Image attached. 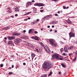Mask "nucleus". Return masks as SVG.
<instances>
[{
  "mask_svg": "<svg viewBox=\"0 0 77 77\" xmlns=\"http://www.w3.org/2000/svg\"><path fill=\"white\" fill-rule=\"evenodd\" d=\"M41 45H42V46H43L44 45V44H43L42 43H41Z\"/></svg>",
  "mask_w": 77,
  "mask_h": 77,
  "instance_id": "51",
  "label": "nucleus"
},
{
  "mask_svg": "<svg viewBox=\"0 0 77 77\" xmlns=\"http://www.w3.org/2000/svg\"><path fill=\"white\" fill-rule=\"evenodd\" d=\"M32 9H33V13H34V14H36V13L37 9L35 8H33Z\"/></svg>",
  "mask_w": 77,
  "mask_h": 77,
  "instance_id": "12",
  "label": "nucleus"
},
{
  "mask_svg": "<svg viewBox=\"0 0 77 77\" xmlns=\"http://www.w3.org/2000/svg\"><path fill=\"white\" fill-rule=\"evenodd\" d=\"M34 6H44V4L42 3H36L34 4Z\"/></svg>",
  "mask_w": 77,
  "mask_h": 77,
  "instance_id": "4",
  "label": "nucleus"
},
{
  "mask_svg": "<svg viewBox=\"0 0 77 77\" xmlns=\"http://www.w3.org/2000/svg\"><path fill=\"white\" fill-rule=\"evenodd\" d=\"M57 0H51L52 1H53V2H57Z\"/></svg>",
  "mask_w": 77,
  "mask_h": 77,
  "instance_id": "37",
  "label": "nucleus"
},
{
  "mask_svg": "<svg viewBox=\"0 0 77 77\" xmlns=\"http://www.w3.org/2000/svg\"><path fill=\"white\" fill-rule=\"evenodd\" d=\"M8 45H11L13 44V42L12 41H8Z\"/></svg>",
  "mask_w": 77,
  "mask_h": 77,
  "instance_id": "11",
  "label": "nucleus"
},
{
  "mask_svg": "<svg viewBox=\"0 0 77 77\" xmlns=\"http://www.w3.org/2000/svg\"><path fill=\"white\" fill-rule=\"evenodd\" d=\"M64 50L66 53H67V52H68V49L66 46L64 47Z\"/></svg>",
  "mask_w": 77,
  "mask_h": 77,
  "instance_id": "15",
  "label": "nucleus"
},
{
  "mask_svg": "<svg viewBox=\"0 0 77 77\" xmlns=\"http://www.w3.org/2000/svg\"><path fill=\"white\" fill-rule=\"evenodd\" d=\"M23 32L24 33H26V30H24Z\"/></svg>",
  "mask_w": 77,
  "mask_h": 77,
  "instance_id": "53",
  "label": "nucleus"
},
{
  "mask_svg": "<svg viewBox=\"0 0 77 77\" xmlns=\"http://www.w3.org/2000/svg\"><path fill=\"white\" fill-rule=\"evenodd\" d=\"M61 65L63 67V68H65V65H64L63 64V63H61Z\"/></svg>",
  "mask_w": 77,
  "mask_h": 77,
  "instance_id": "23",
  "label": "nucleus"
},
{
  "mask_svg": "<svg viewBox=\"0 0 77 77\" xmlns=\"http://www.w3.org/2000/svg\"><path fill=\"white\" fill-rule=\"evenodd\" d=\"M12 68H14V65H12Z\"/></svg>",
  "mask_w": 77,
  "mask_h": 77,
  "instance_id": "48",
  "label": "nucleus"
},
{
  "mask_svg": "<svg viewBox=\"0 0 77 77\" xmlns=\"http://www.w3.org/2000/svg\"><path fill=\"white\" fill-rule=\"evenodd\" d=\"M43 68L45 71H49L50 68H52V65L49 61H45L43 64Z\"/></svg>",
  "mask_w": 77,
  "mask_h": 77,
  "instance_id": "1",
  "label": "nucleus"
},
{
  "mask_svg": "<svg viewBox=\"0 0 77 77\" xmlns=\"http://www.w3.org/2000/svg\"><path fill=\"white\" fill-rule=\"evenodd\" d=\"M77 60V57H75L73 60L74 62H75Z\"/></svg>",
  "mask_w": 77,
  "mask_h": 77,
  "instance_id": "24",
  "label": "nucleus"
},
{
  "mask_svg": "<svg viewBox=\"0 0 77 77\" xmlns=\"http://www.w3.org/2000/svg\"><path fill=\"white\" fill-rule=\"evenodd\" d=\"M63 49L62 48L60 49V51H63Z\"/></svg>",
  "mask_w": 77,
  "mask_h": 77,
  "instance_id": "36",
  "label": "nucleus"
},
{
  "mask_svg": "<svg viewBox=\"0 0 77 77\" xmlns=\"http://www.w3.org/2000/svg\"><path fill=\"white\" fill-rule=\"evenodd\" d=\"M11 69V67H9L8 68V69Z\"/></svg>",
  "mask_w": 77,
  "mask_h": 77,
  "instance_id": "49",
  "label": "nucleus"
},
{
  "mask_svg": "<svg viewBox=\"0 0 77 77\" xmlns=\"http://www.w3.org/2000/svg\"><path fill=\"white\" fill-rule=\"evenodd\" d=\"M41 77H47L46 74L43 75Z\"/></svg>",
  "mask_w": 77,
  "mask_h": 77,
  "instance_id": "27",
  "label": "nucleus"
},
{
  "mask_svg": "<svg viewBox=\"0 0 77 77\" xmlns=\"http://www.w3.org/2000/svg\"><path fill=\"white\" fill-rule=\"evenodd\" d=\"M25 42H26V43L27 44H28V45L29 44H30V42H27V41Z\"/></svg>",
  "mask_w": 77,
  "mask_h": 77,
  "instance_id": "32",
  "label": "nucleus"
},
{
  "mask_svg": "<svg viewBox=\"0 0 77 77\" xmlns=\"http://www.w3.org/2000/svg\"><path fill=\"white\" fill-rule=\"evenodd\" d=\"M18 7H16L14 8V9L15 10V11L16 12H19V10L18 9Z\"/></svg>",
  "mask_w": 77,
  "mask_h": 77,
  "instance_id": "17",
  "label": "nucleus"
},
{
  "mask_svg": "<svg viewBox=\"0 0 77 77\" xmlns=\"http://www.w3.org/2000/svg\"><path fill=\"white\" fill-rule=\"evenodd\" d=\"M59 74H60V75L61 74V72H59Z\"/></svg>",
  "mask_w": 77,
  "mask_h": 77,
  "instance_id": "62",
  "label": "nucleus"
},
{
  "mask_svg": "<svg viewBox=\"0 0 77 77\" xmlns=\"http://www.w3.org/2000/svg\"><path fill=\"white\" fill-rule=\"evenodd\" d=\"M17 44H19L20 42H22L21 39L19 38H17L15 40Z\"/></svg>",
  "mask_w": 77,
  "mask_h": 77,
  "instance_id": "5",
  "label": "nucleus"
},
{
  "mask_svg": "<svg viewBox=\"0 0 77 77\" xmlns=\"http://www.w3.org/2000/svg\"><path fill=\"white\" fill-rule=\"evenodd\" d=\"M8 39L9 40H11V36H8L7 37Z\"/></svg>",
  "mask_w": 77,
  "mask_h": 77,
  "instance_id": "29",
  "label": "nucleus"
},
{
  "mask_svg": "<svg viewBox=\"0 0 77 77\" xmlns=\"http://www.w3.org/2000/svg\"><path fill=\"white\" fill-rule=\"evenodd\" d=\"M29 12L25 14V15H29Z\"/></svg>",
  "mask_w": 77,
  "mask_h": 77,
  "instance_id": "42",
  "label": "nucleus"
},
{
  "mask_svg": "<svg viewBox=\"0 0 77 77\" xmlns=\"http://www.w3.org/2000/svg\"><path fill=\"white\" fill-rule=\"evenodd\" d=\"M61 44H64V43H63V42H62L61 41H60L59 42Z\"/></svg>",
  "mask_w": 77,
  "mask_h": 77,
  "instance_id": "30",
  "label": "nucleus"
},
{
  "mask_svg": "<svg viewBox=\"0 0 77 77\" xmlns=\"http://www.w3.org/2000/svg\"><path fill=\"white\" fill-rule=\"evenodd\" d=\"M54 24H57L58 23V22H57V21H56L55 20H54Z\"/></svg>",
  "mask_w": 77,
  "mask_h": 77,
  "instance_id": "26",
  "label": "nucleus"
},
{
  "mask_svg": "<svg viewBox=\"0 0 77 77\" xmlns=\"http://www.w3.org/2000/svg\"><path fill=\"white\" fill-rule=\"evenodd\" d=\"M15 17H17L18 16V14H16L15 15Z\"/></svg>",
  "mask_w": 77,
  "mask_h": 77,
  "instance_id": "50",
  "label": "nucleus"
},
{
  "mask_svg": "<svg viewBox=\"0 0 77 77\" xmlns=\"http://www.w3.org/2000/svg\"><path fill=\"white\" fill-rule=\"evenodd\" d=\"M49 42L50 43V45H53L54 47H56L57 46V43H55V40L53 39H49Z\"/></svg>",
  "mask_w": 77,
  "mask_h": 77,
  "instance_id": "3",
  "label": "nucleus"
},
{
  "mask_svg": "<svg viewBox=\"0 0 77 77\" xmlns=\"http://www.w3.org/2000/svg\"><path fill=\"white\" fill-rule=\"evenodd\" d=\"M34 31H33V30H32V31H31V33H33Z\"/></svg>",
  "mask_w": 77,
  "mask_h": 77,
  "instance_id": "57",
  "label": "nucleus"
},
{
  "mask_svg": "<svg viewBox=\"0 0 77 77\" xmlns=\"http://www.w3.org/2000/svg\"><path fill=\"white\" fill-rule=\"evenodd\" d=\"M51 60H54L55 58H57V60H63V58H59V56L57 54H54L52 56Z\"/></svg>",
  "mask_w": 77,
  "mask_h": 77,
  "instance_id": "2",
  "label": "nucleus"
},
{
  "mask_svg": "<svg viewBox=\"0 0 77 77\" xmlns=\"http://www.w3.org/2000/svg\"><path fill=\"white\" fill-rule=\"evenodd\" d=\"M48 28H50V26H47Z\"/></svg>",
  "mask_w": 77,
  "mask_h": 77,
  "instance_id": "60",
  "label": "nucleus"
},
{
  "mask_svg": "<svg viewBox=\"0 0 77 77\" xmlns=\"http://www.w3.org/2000/svg\"><path fill=\"white\" fill-rule=\"evenodd\" d=\"M48 18V15L44 17L42 19V20H46V18Z\"/></svg>",
  "mask_w": 77,
  "mask_h": 77,
  "instance_id": "19",
  "label": "nucleus"
},
{
  "mask_svg": "<svg viewBox=\"0 0 77 77\" xmlns=\"http://www.w3.org/2000/svg\"><path fill=\"white\" fill-rule=\"evenodd\" d=\"M36 52H37V53H39V50H38V49H36Z\"/></svg>",
  "mask_w": 77,
  "mask_h": 77,
  "instance_id": "45",
  "label": "nucleus"
},
{
  "mask_svg": "<svg viewBox=\"0 0 77 77\" xmlns=\"http://www.w3.org/2000/svg\"><path fill=\"white\" fill-rule=\"evenodd\" d=\"M40 12H44V10H40Z\"/></svg>",
  "mask_w": 77,
  "mask_h": 77,
  "instance_id": "38",
  "label": "nucleus"
},
{
  "mask_svg": "<svg viewBox=\"0 0 77 77\" xmlns=\"http://www.w3.org/2000/svg\"><path fill=\"white\" fill-rule=\"evenodd\" d=\"M14 56L13 55L11 56V57H12V58H14Z\"/></svg>",
  "mask_w": 77,
  "mask_h": 77,
  "instance_id": "46",
  "label": "nucleus"
},
{
  "mask_svg": "<svg viewBox=\"0 0 77 77\" xmlns=\"http://www.w3.org/2000/svg\"><path fill=\"white\" fill-rule=\"evenodd\" d=\"M28 20H30V17H28Z\"/></svg>",
  "mask_w": 77,
  "mask_h": 77,
  "instance_id": "61",
  "label": "nucleus"
},
{
  "mask_svg": "<svg viewBox=\"0 0 77 77\" xmlns=\"http://www.w3.org/2000/svg\"><path fill=\"white\" fill-rule=\"evenodd\" d=\"M69 35L70 38H72V37H75V34L73 33L72 32H70L69 33Z\"/></svg>",
  "mask_w": 77,
  "mask_h": 77,
  "instance_id": "6",
  "label": "nucleus"
},
{
  "mask_svg": "<svg viewBox=\"0 0 77 77\" xmlns=\"http://www.w3.org/2000/svg\"><path fill=\"white\" fill-rule=\"evenodd\" d=\"M30 47H31V48H34V46L32 45H31V46Z\"/></svg>",
  "mask_w": 77,
  "mask_h": 77,
  "instance_id": "33",
  "label": "nucleus"
},
{
  "mask_svg": "<svg viewBox=\"0 0 77 77\" xmlns=\"http://www.w3.org/2000/svg\"><path fill=\"white\" fill-rule=\"evenodd\" d=\"M11 18H14V16H11Z\"/></svg>",
  "mask_w": 77,
  "mask_h": 77,
  "instance_id": "63",
  "label": "nucleus"
},
{
  "mask_svg": "<svg viewBox=\"0 0 77 77\" xmlns=\"http://www.w3.org/2000/svg\"><path fill=\"white\" fill-rule=\"evenodd\" d=\"M52 74H53L52 72H51L50 73H49V74L48 75V77H49V76H50V75H51Z\"/></svg>",
  "mask_w": 77,
  "mask_h": 77,
  "instance_id": "21",
  "label": "nucleus"
},
{
  "mask_svg": "<svg viewBox=\"0 0 77 77\" xmlns=\"http://www.w3.org/2000/svg\"><path fill=\"white\" fill-rule=\"evenodd\" d=\"M32 39H35L36 41H39V39H38V37L36 36H34L31 37Z\"/></svg>",
  "mask_w": 77,
  "mask_h": 77,
  "instance_id": "7",
  "label": "nucleus"
},
{
  "mask_svg": "<svg viewBox=\"0 0 77 77\" xmlns=\"http://www.w3.org/2000/svg\"><path fill=\"white\" fill-rule=\"evenodd\" d=\"M74 48V47L73 46H70L68 48V50H73V48Z\"/></svg>",
  "mask_w": 77,
  "mask_h": 77,
  "instance_id": "13",
  "label": "nucleus"
},
{
  "mask_svg": "<svg viewBox=\"0 0 77 77\" xmlns=\"http://www.w3.org/2000/svg\"><path fill=\"white\" fill-rule=\"evenodd\" d=\"M10 29V28H9V27L8 26H7L3 28V29H4V30H8V29Z\"/></svg>",
  "mask_w": 77,
  "mask_h": 77,
  "instance_id": "16",
  "label": "nucleus"
},
{
  "mask_svg": "<svg viewBox=\"0 0 77 77\" xmlns=\"http://www.w3.org/2000/svg\"><path fill=\"white\" fill-rule=\"evenodd\" d=\"M38 51H39L38 52H39L40 54H42V50H41V49H39Z\"/></svg>",
  "mask_w": 77,
  "mask_h": 77,
  "instance_id": "20",
  "label": "nucleus"
},
{
  "mask_svg": "<svg viewBox=\"0 0 77 77\" xmlns=\"http://www.w3.org/2000/svg\"><path fill=\"white\" fill-rule=\"evenodd\" d=\"M50 32H52V29H51L50 30Z\"/></svg>",
  "mask_w": 77,
  "mask_h": 77,
  "instance_id": "64",
  "label": "nucleus"
},
{
  "mask_svg": "<svg viewBox=\"0 0 77 77\" xmlns=\"http://www.w3.org/2000/svg\"><path fill=\"white\" fill-rule=\"evenodd\" d=\"M54 15H55V16H56V17H57V16L58 17H59V16H58V14H55Z\"/></svg>",
  "mask_w": 77,
  "mask_h": 77,
  "instance_id": "43",
  "label": "nucleus"
},
{
  "mask_svg": "<svg viewBox=\"0 0 77 77\" xmlns=\"http://www.w3.org/2000/svg\"><path fill=\"white\" fill-rule=\"evenodd\" d=\"M23 65H26V63H23Z\"/></svg>",
  "mask_w": 77,
  "mask_h": 77,
  "instance_id": "52",
  "label": "nucleus"
},
{
  "mask_svg": "<svg viewBox=\"0 0 77 77\" xmlns=\"http://www.w3.org/2000/svg\"><path fill=\"white\" fill-rule=\"evenodd\" d=\"M73 54H72V53H71L69 54V56H72V55Z\"/></svg>",
  "mask_w": 77,
  "mask_h": 77,
  "instance_id": "34",
  "label": "nucleus"
},
{
  "mask_svg": "<svg viewBox=\"0 0 77 77\" xmlns=\"http://www.w3.org/2000/svg\"><path fill=\"white\" fill-rule=\"evenodd\" d=\"M32 30V29H29V33H31Z\"/></svg>",
  "mask_w": 77,
  "mask_h": 77,
  "instance_id": "25",
  "label": "nucleus"
},
{
  "mask_svg": "<svg viewBox=\"0 0 77 77\" xmlns=\"http://www.w3.org/2000/svg\"><path fill=\"white\" fill-rule=\"evenodd\" d=\"M13 36H19V35H20V33H18L17 32H15L13 33L12 34Z\"/></svg>",
  "mask_w": 77,
  "mask_h": 77,
  "instance_id": "8",
  "label": "nucleus"
},
{
  "mask_svg": "<svg viewBox=\"0 0 77 77\" xmlns=\"http://www.w3.org/2000/svg\"><path fill=\"white\" fill-rule=\"evenodd\" d=\"M15 37L14 36H11L10 37V40H13V39H15Z\"/></svg>",
  "mask_w": 77,
  "mask_h": 77,
  "instance_id": "18",
  "label": "nucleus"
},
{
  "mask_svg": "<svg viewBox=\"0 0 77 77\" xmlns=\"http://www.w3.org/2000/svg\"><path fill=\"white\" fill-rule=\"evenodd\" d=\"M63 9H66V7H65V6H63Z\"/></svg>",
  "mask_w": 77,
  "mask_h": 77,
  "instance_id": "44",
  "label": "nucleus"
},
{
  "mask_svg": "<svg viewBox=\"0 0 77 77\" xmlns=\"http://www.w3.org/2000/svg\"><path fill=\"white\" fill-rule=\"evenodd\" d=\"M56 32H57V30H55L54 32L56 33Z\"/></svg>",
  "mask_w": 77,
  "mask_h": 77,
  "instance_id": "56",
  "label": "nucleus"
},
{
  "mask_svg": "<svg viewBox=\"0 0 77 77\" xmlns=\"http://www.w3.org/2000/svg\"><path fill=\"white\" fill-rule=\"evenodd\" d=\"M32 3H34L35 2V1L34 0H32Z\"/></svg>",
  "mask_w": 77,
  "mask_h": 77,
  "instance_id": "58",
  "label": "nucleus"
},
{
  "mask_svg": "<svg viewBox=\"0 0 77 77\" xmlns=\"http://www.w3.org/2000/svg\"><path fill=\"white\" fill-rule=\"evenodd\" d=\"M4 39H5V40H7V37H5V38H4Z\"/></svg>",
  "mask_w": 77,
  "mask_h": 77,
  "instance_id": "59",
  "label": "nucleus"
},
{
  "mask_svg": "<svg viewBox=\"0 0 77 77\" xmlns=\"http://www.w3.org/2000/svg\"><path fill=\"white\" fill-rule=\"evenodd\" d=\"M0 65V66H1V68H2V67H3V65L2 64H1Z\"/></svg>",
  "mask_w": 77,
  "mask_h": 77,
  "instance_id": "40",
  "label": "nucleus"
},
{
  "mask_svg": "<svg viewBox=\"0 0 77 77\" xmlns=\"http://www.w3.org/2000/svg\"><path fill=\"white\" fill-rule=\"evenodd\" d=\"M66 22L69 24H71L72 23L71 21L69 20V19H68V20L66 21Z\"/></svg>",
  "mask_w": 77,
  "mask_h": 77,
  "instance_id": "14",
  "label": "nucleus"
},
{
  "mask_svg": "<svg viewBox=\"0 0 77 77\" xmlns=\"http://www.w3.org/2000/svg\"><path fill=\"white\" fill-rule=\"evenodd\" d=\"M39 21V19H37L36 20V21Z\"/></svg>",
  "mask_w": 77,
  "mask_h": 77,
  "instance_id": "54",
  "label": "nucleus"
},
{
  "mask_svg": "<svg viewBox=\"0 0 77 77\" xmlns=\"http://www.w3.org/2000/svg\"><path fill=\"white\" fill-rule=\"evenodd\" d=\"M32 5V2H27V4H26V7H28V6H29V5Z\"/></svg>",
  "mask_w": 77,
  "mask_h": 77,
  "instance_id": "10",
  "label": "nucleus"
},
{
  "mask_svg": "<svg viewBox=\"0 0 77 77\" xmlns=\"http://www.w3.org/2000/svg\"><path fill=\"white\" fill-rule=\"evenodd\" d=\"M35 56H36V55L35 54H33V53H31V56H32V60H33V59L35 57Z\"/></svg>",
  "mask_w": 77,
  "mask_h": 77,
  "instance_id": "9",
  "label": "nucleus"
},
{
  "mask_svg": "<svg viewBox=\"0 0 77 77\" xmlns=\"http://www.w3.org/2000/svg\"><path fill=\"white\" fill-rule=\"evenodd\" d=\"M48 18H52V15H48Z\"/></svg>",
  "mask_w": 77,
  "mask_h": 77,
  "instance_id": "22",
  "label": "nucleus"
},
{
  "mask_svg": "<svg viewBox=\"0 0 77 77\" xmlns=\"http://www.w3.org/2000/svg\"><path fill=\"white\" fill-rule=\"evenodd\" d=\"M34 33H35V34H37V33H38V32H37L36 31H35Z\"/></svg>",
  "mask_w": 77,
  "mask_h": 77,
  "instance_id": "39",
  "label": "nucleus"
},
{
  "mask_svg": "<svg viewBox=\"0 0 77 77\" xmlns=\"http://www.w3.org/2000/svg\"><path fill=\"white\" fill-rule=\"evenodd\" d=\"M62 55H63V56H66V55H67V54H65V53H63L62 54Z\"/></svg>",
  "mask_w": 77,
  "mask_h": 77,
  "instance_id": "31",
  "label": "nucleus"
},
{
  "mask_svg": "<svg viewBox=\"0 0 77 77\" xmlns=\"http://www.w3.org/2000/svg\"><path fill=\"white\" fill-rule=\"evenodd\" d=\"M13 74V73H12V72H9L8 73V74L9 75H11V74Z\"/></svg>",
  "mask_w": 77,
  "mask_h": 77,
  "instance_id": "35",
  "label": "nucleus"
},
{
  "mask_svg": "<svg viewBox=\"0 0 77 77\" xmlns=\"http://www.w3.org/2000/svg\"><path fill=\"white\" fill-rule=\"evenodd\" d=\"M31 45H31V44H30H30H29V45H28V46H29V47H30Z\"/></svg>",
  "mask_w": 77,
  "mask_h": 77,
  "instance_id": "41",
  "label": "nucleus"
},
{
  "mask_svg": "<svg viewBox=\"0 0 77 77\" xmlns=\"http://www.w3.org/2000/svg\"><path fill=\"white\" fill-rule=\"evenodd\" d=\"M38 22H37V21H34L33 22V24H36V23H37Z\"/></svg>",
  "mask_w": 77,
  "mask_h": 77,
  "instance_id": "28",
  "label": "nucleus"
},
{
  "mask_svg": "<svg viewBox=\"0 0 77 77\" xmlns=\"http://www.w3.org/2000/svg\"><path fill=\"white\" fill-rule=\"evenodd\" d=\"M27 20H28L27 19H25L24 20V21H27Z\"/></svg>",
  "mask_w": 77,
  "mask_h": 77,
  "instance_id": "55",
  "label": "nucleus"
},
{
  "mask_svg": "<svg viewBox=\"0 0 77 77\" xmlns=\"http://www.w3.org/2000/svg\"><path fill=\"white\" fill-rule=\"evenodd\" d=\"M49 51V52H51V51H50V48H48Z\"/></svg>",
  "mask_w": 77,
  "mask_h": 77,
  "instance_id": "47",
  "label": "nucleus"
}]
</instances>
